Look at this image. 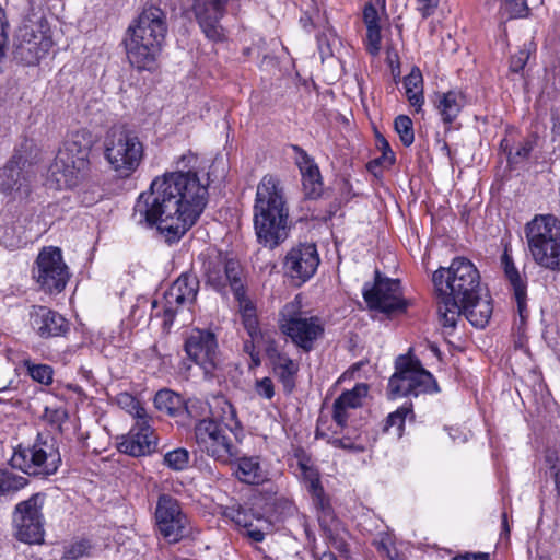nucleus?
Instances as JSON below:
<instances>
[{
	"label": "nucleus",
	"mask_w": 560,
	"mask_h": 560,
	"mask_svg": "<svg viewBox=\"0 0 560 560\" xmlns=\"http://www.w3.org/2000/svg\"><path fill=\"white\" fill-rule=\"evenodd\" d=\"M197 155L187 152L177 161V172L156 177L142 192L133 211L137 223L156 226L166 242H177L198 220L208 200V187L195 171Z\"/></svg>",
	"instance_id": "f257e3e1"
},
{
	"label": "nucleus",
	"mask_w": 560,
	"mask_h": 560,
	"mask_svg": "<svg viewBox=\"0 0 560 560\" xmlns=\"http://www.w3.org/2000/svg\"><path fill=\"white\" fill-rule=\"evenodd\" d=\"M350 408H345L343 406L339 405L338 402H334V412H332V419L336 422V424L343 430L346 428V423L349 417Z\"/></svg>",
	"instance_id": "4d7b16f0"
},
{
	"label": "nucleus",
	"mask_w": 560,
	"mask_h": 560,
	"mask_svg": "<svg viewBox=\"0 0 560 560\" xmlns=\"http://www.w3.org/2000/svg\"><path fill=\"white\" fill-rule=\"evenodd\" d=\"M226 0H195V16L206 37L212 42H221L225 37L220 24Z\"/></svg>",
	"instance_id": "aec40b11"
},
{
	"label": "nucleus",
	"mask_w": 560,
	"mask_h": 560,
	"mask_svg": "<svg viewBox=\"0 0 560 560\" xmlns=\"http://www.w3.org/2000/svg\"><path fill=\"white\" fill-rule=\"evenodd\" d=\"M525 236L534 261L560 270V220L553 214H536L525 225Z\"/></svg>",
	"instance_id": "6e6552de"
},
{
	"label": "nucleus",
	"mask_w": 560,
	"mask_h": 560,
	"mask_svg": "<svg viewBox=\"0 0 560 560\" xmlns=\"http://www.w3.org/2000/svg\"><path fill=\"white\" fill-rule=\"evenodd\" d=\"M155 525L159 534L168 542H177L188 534V518L179 502L170 494L159 497Z\"/></svg>",
	"instance_id": "2eb2a0df"
},
{
	"label": "nucleus",
	"mask_w": 560,
	"mask_h": 560,
	"mask_svg": "<svg viewBox=\"0 0 560 560\" xmlns=\"http://www.w3.org/2000/svg\"><path fill=\"white\" fill-rule=\"evenodd\" d=\"M197 405H200V407H201L203 410H206V409H208V408H209L208 404H203V402H201V401H199V400H194V401H189V405L187 406V410H188V412H190V413H191V412H192V411H191V408H194V407H195V406H197Z\"/></svg>",
	"instance_id": "338daca9"
},
{
	"label": "nucleus",
	"mask_w": 560,
	"mask_h": 560,
	"mask_svg": "<svg viewBox=\"0 0 560 560\" xmlns=\"http://www.w3.org/2000/svg\"><path fill=\"white\" fill-rule=\"evenodd\" d=\"M104 155L112 170L119 177L127 178L139 167L144 148L133 132L114 128L104 140Z\"/></svg>",
	"instance_id": "9d476101"
},
{
	"label": "nucleus",
	"mask_w": 560,
	"mask_h": 560,
	"mask_svg": "<svg viewBox=\"0 0 560 560\" xmlns=\"http://www.w3.org/2000/svg\"><path fill=\"white\" fill-rule=\"evenodd\" d=\"M30 376L44 385H49L52 382V369L47 364H32L27 365Z\"/></svg>",
	"instance_id": "79ce46f5"
},
{
	"label": "nucleus",
	"mask_w": 560,
	"mask_h": 560,
	"mask_svg": "<svg viewBox=\"0 0 560 560\" xmlns=\"http://www.w3.org/2000/svg\"><path fill=\"white\" fill-rule=\"evenodd\" d=\"M21 243L20 235L16 234L15 229L11 226L0 225V244L8 248L19 246Z\"/></svg>",
	"instance_id": "3c124183"
},
{
	"label": "nucleus",
	"mask_w": 560,
	"mask_h": 560,
	"mask_svg": "<svg viewBox=\"0 0 560 560\" xmlns=\"http://www.w3.org/2000/svg\"><path fill=\"white\" fill-rule=\"evenodd\" d=\"M439 4V0H419V11L423 18H428L434 8Z\"/></svg>",
	"instance_id": "e2e57ef3"
},
{
	"label": "nucleus",
	"mask_w": 560,
	"mask_h": 560,
	"mask_svg": "<svg viewBox=\"0 0 560 560\" xmlns=\"http://www.w3.org/2000/svg\"><path fill=\"white\" fill-rule=\"evenodd\" d=\"M92 550V544L89 539L81 538L72 540L63 547V559L78 560L89 556Z\"/></svg>",
	"instance_id": "58836bf2"
},
{
	"label": "nucleus",
	"mask_w": 560,
	"mask_h": 560,
	"mask_svg": "<svg viewBox=\"0 0 560 560\" xmlns=\"http://www.w3.org/2000/svg\"><path fill=\"white\" fill-rule=\"evenodd\" d=\"M255 390L260 397L271 399L275 395V387L271 378L262 377L261 380H257Z\"/></svg>",
	"instance_id": "864d4df0"
},
{
	"label": "nucleus",
	"mask_w": 560,
	"mask_h": 560,
	"mask_svg": "<svg viewBox=\"0 0 560 560\" xmlns=\"http://www.w3.org/2000/svg\"><path fill=\"white\" fill-rule=\"evenodd\" d=\"M294 306L287 305L281 313V330L304 351L313 348L314 341L323 334L324 329L317 317H306L301 313L293 314Z\"/></svg>",
	"instance_id": "dca6fc26"
},
{
	"label": "nucleus",
	"mask_w": 560,
	"mask_h": 560,
	"mask_svg": "<svg viewBox=\"0 0 560 560\" xmlns=\"http://www.w3.org/2000/svg\"><path fill=\"white\" fill-rule=\"evenodd\" d=\"M118 405L125 409L131 416L139 413V410L143 408L139 400L127 393H122L117 397Z\"/></svg>",
	"instance_id": "603ef678"
},
{
	"label": "nucleus",
	"mask_w": 560,
	"mask_h": 560,
	"mask_svg": "<svg viewBox=\"0 0 560 560\" xmlns=\"http://www.w3.org/2000/svg\"><path fill=\"white\" fill-rule=\"evenodd\" d=\"M198 260L206 285L223 296L233 293L240 304L245 301L244 272L237 260L214 248L202 252Z\"/></svg>",
	"instance_id": "423d86ee"
},
{
	"label": "nucleus",
	"mask_w": 560,
	"mask_h": 560,
	"mask_svg": "<svg viewBox=\"0 0 560 560\" xmlns=\"http://www.w3.org/2000/svg\"><path fill=\"white\" fill-rule=\"evenodd\" d=\"M488 553H474V555H465L455 558L454 560H488Z\"/></svg>",
	"instance_id": "0e129e2a"
},
{
	"label": "nucleus",
	"mask_w": 560,
	"mask_h": 560,
	"mask_svg": "<svg viewBox=\"0 0 560 560\" xmlns=\"http://www.w3.org/2000/svg\"><path fill=\"white\" fill-rule=\"evenodd\" d=\"M28 485V480L10 470H0V498L12 497Z\"/></svg>",
	"instance_id": "72a5a7b5"
},
{
	"label": "nucleus",
	"mask_w": 560,
	"mask_h": 560,
	"mask_svg": "<svg viewBox=\"0 0 560 560\" xmlns=\"http://www.w3.org/2000/svg\"><path fill=\"white\" fill-rule=\"evenodd\" d=\"M70 273L58 247L43 248L33 268V278L47 293H60L69 280Z\"/></svg>",
	"instance_id": "f8f14e48"
},
{
	"label": "nucleus",
	"mask_w": 560,
	"mask_h": 560,
	"mask_svg": "<svg viewBox=\"0 0 560 560\" xmlns=\"http://www.w3.org/2000/svg\"><path fill=\"white\" fill-rule=\"evenodd\" d=\"M26 159L22 154H14L0 170V190L3 194L24 191L27 194L28 177L23 172Z\"/></svg>",
	"instance_id": "5701e85b"
},
{
	"label": "nucleus",
	"mask_w": 560,
	"mask_h": 560,
	"mask_svg": "<svg viewBox=\"0 0 560 560\" xmlns=\"http://www.w3.org/2000/svg\"><path fill=\"white\" fill-rule=\"evenodd\" d=\"M255 339L246 340L244 342V352H246L250 357V368L259 366L261 363L259 352L256 350L254 345Z\"/></svg>",
	"instance_id": "13d9d810"
},
{
	"label": "nucleus",
	"mask_w": 560,
	"mask_h": 560,
	"mask_svg": "<svg viewBox=\"0 0 560 560\" xmlns=\"http://www.w3.org/2000/svg\"><path fill=\"white\" fill-rule=\"evenodd\" d=\"M184 349L188 358L209 374L218 365V342L210 330L195 328L187 336Z\"/></svg>",
	"instance_id": "f3484780"
},
{
	"label": "nucleus",
	"mask_w": 560,
	"mask_h": 560,
	"mask_svg": "<svg viewBox=\"0 0 560 560\" xmlns=\"http://www.w3.org/2000/svg\"><path fill=\"white\" fill-rule=\"evenodd\" d=\"M529 59V50L526 48L520 49L516 54H514L510 61V69L513 72H520L524 69L527 61Z\"/></svg>",
	"instance_id": "5fc2aeb1"
},
{
	"label": "nucleus",
	"mask_w": 560,
	"mask_h": 560,
	"mask_svg": "<svg viewBox=\"0 0 560 560\" xmlns=\"http://www.w3.org/2000/svg\"><path fill=\"white\" fill-rule=\"evenodd\" d=\"M363 21L366 26V50L371 55H376L381 49L382 37L378 24V12L372 3L364 5Z\"/></svg>",
	"instance_id": "7c9ffc66"
},
{
	"label": "nucleus",
	"mask_w": 560,
	"mask_h": 560,
	"mask_svg": "<svg viewBox=\"0 0 560 560\" xmlns=\"http://www.w3.org/2000/svg\"><path fill=\"white\" fill-rule=\"evenodd\" d=\"M363 298L371 310L387 315L402 313L407 307V302L402 299L399 280L383 278L380 271H375L373 285L364 284Z\"/></svg>",
	"instance_id": "ddd939ff"
},
{
	"label": "nucleus",
	"mask_w": 560,
	"mask_h": 560,
	"mask_svg": "<svg viewBox=\"0 0 560 560\" xmlns=\"http://www.w3.org/2000/svg\"><path fill=\"white\" fill-rule=\"evenodd\" d=\"M439 392L433 375L424 370L418 360L399 355L395 361V373L388 381V398L413 396Z\"/></svg>",
	"instance_id": "1a4fd4ad"
},
{
	"label": "nucleus",
	"mask_w": 560,
	"mask_h": 560,
	"mask_svg": "<svg viewBox=\"0 0 560 560\" xmlns=\"http://www.w3.org/2000/svg\"><path fill=\"white\" fill-rule=\"evenodd\" d=\"M502 530L508 535L510 533L509 524H508V515L506 513L502 514Z\"/></svg>",
	"instance_id": "774afa93"
},
{
	"label": "nucleus",
	"mask_w": 560,
	"mask_h": 560,
	"mask_svg": "<svg viewBox=\"0 0 560 560\" xmlns=\"http://www.w3.org/2000/svg\"><path fill=\"white\" fill-rule=\"evenodd\" d=\"M458 308L459 316L464 314L469 323L477 328H483L492 314L491 303L488 300H482L480 293L472 301L458 305Z\"/></svg>",
	"instance_id": "c85d7f7f"
},
{
	"label": "nucleus",
	"mask_w": 560,
	"mask_h": 560,
	"mask_svg": "<svg viewBox=\"0 0 560 560\" xmlns=\"http://www.w3.org/2000/svg\"><path fill=\"white\" fill-rule=\"evenodd\" d=\"M46 418L50 423L60 425L67 419V412L65 409H54L50 410L46 408L45 410Z\"/></svg>",
	"instance_id": "052dcab7"
},
{
	"label": "nucleus",
	"mask_w": 560,
	"mask_h": 560,
	"mask_svg": "<svg viewBox=\"0 0 560 560\" xmlns=\"http://www.w3.org/2000/svg\"><path fill=\"white\" fill-rule=\"evenodd\" d=\"M247 535L254 540V541H262L265 538L264 532L259 529H252L250 527H247Z\"/></svg>",
	"instance_id": "69168bd1"
},
{
	"label": "nucleus",
	"mask_w": 560,
	"mask_h": 560,
	"mask_svg": "<svg viewBox=\"0 0 560 560\" xmlns=\"http://www.w3.org/2000/svg\"><path fill=\"white\" fill-rule=\"evenodd\" d=\"M501 265L503 267L506 279L510 281L514 290L518 310L521 316H523V310L525 307L526 284L522 279L517 268L515 267L511 255L508 253V249H505L501 256Z\"/></svg>",
	"instance_id": "c756f323"
},
{
	"label": "nucleus",
	"mask_w": 560,
	"mask_h": 560,
	"mask_svg": "<svg viewBox=\"0 0 560 560\" xmlns=\"http://www.w3.org/2000/svg\"><path fill=\"white\" fill-rule=\"evenodd\" d=\"M52 47V39L40 30L25 26L20 31L15 58L25 65H36Z\"/></svg>",
	"instance_id": "6ab92c4d"
},
{
	"label": "nucleus",
	"mask_w": 560,
	"mask_h": 560,
	"mask_svg": "<svg viewBox=\"0 0 560 560\" xmlns=\"http://www.w3.org/2000/svg\"><path fill=\"white\" fill-rule=\"evenodd\" d=\"M368 389L365 384H358L351 390L342 393L335 401L345 408H358L361 406L362 398L366 396Z\"/></svg>",
	"instance_id": "4c0bfd02"
},
{
	"label": "nucleus",
	"mask_w": 560,
	"mask_h": 560,
	"mask_svg": "<svg viewBox=\"0 0 560 560\" xmlns=\"http://www.w3.org/2000/svg\"><path fill=\"white\" fill-rule=\"evenodd\" d=\"M503 10L510 18H524L528 14L527 0H504Z\"/></svg>",
	"instance_id": "49530a36"
},
{
	"label": "nucleus",
	"mask_w": 560,
	"mask_h": 560,
	"mask_svg": "<svg viewBox=\"0 0 560 560\" xmlns=\"http://www.w3.org/2000/svg\"><path fill=\"white\" fill-rule=\"evenodd\" d=\"M158 440L155 435H147L140 431L130 430L129 434L119 443V451L135 456H145L155 451Z\"/></svg>",
	"instance_id": "cd10ccee"
},
{
	"label": "nucleus",
	"mask_w": 560,
	"mask_h": 560,
	"mask_svg": "<svg viewBox=\"0 0 560 560\" xmlns=\"http://www.w3.org/2000/svg\"><path fill=\"white\" fill-rule=\"evenodd\" d=\"M299 468L305 487L312 497L313 504L317 510L325 511L329 503L320 483L318 471L313 466L308 465L305 460L299 462Z\"/></svg>",
	"instance_id": "a878e982"
},
{
	"label": "nucleus",
	"mask_w": 560,
	"mask_h": 560,
	"mask_svg": "<svg viewBox=\"0 0 560 560\" xmlns=\"http://www.w3.org/2000/svg\"><path fill=\"white\" fill-rule=\"evenodd\" d=\"M69 160L65 161V167H55V162L49 167L50 176L57 183L58 188H73L84 177L88 170H77V151L69 154Z\"/></svg>",
	"instance_id": "bb28decb"
},
{
	"label": "nucleus",
	"mask_w": 560,
	"mask_h": 560,
	"mask_svg": "<svg viewBox=\"0 0 560 560\" xmlns=\"http://www.w3.org/2000/svg\"><path fill=\"white\" fill-rule=\"evenodd\" d=\"M551 121H552V141H560V109L552 108L551 110Z\"/></svg>",
	"instance_id": "680f3d73"
},
{
	"label": "nucleus",
	"mask_w": 560,
	"mask_h": 560,
	"mask_svg": "<svg viewBox=\"0 0 560 560\" xmlns=\"http://www.w3.org/2000/svg\"><path fill=\"white\" fill-rule=\"evenodd\" d=\"M404 86L410 105L416 108V112H419L424 104L423 78L419 69H412L411 72L405 77Z\"/></svg>",
	"instance_id": "473e14b6"
},
{
	"label": "nucleus",
	"mask_w": 560,
	"mask_h": 560,
	"mask_svg": "<svg viewBox=\"0 0 560 560\" xmlns=\"http://www.w3.org/2000/svg\"><path fill=\"white\" fill-rule=\"evenodd\" d=\"M32 328L40 338L63 335L68 330L67 320L46 306H33L30 313Z\"/></svg>",
	"instance_id": "412c9836"
},
{
	"label": "nucleus",
	"mask_w": 560,
	"mask_h": 560,
	"mask_svg": "<svg viewBox=\"0 0 560 560\" xmlns=\"http://www.w3.org/2000/svg\"><path fill=\"white\" fill-rule=\"evenodd\" d=\"M303 177V185L305 188L312 186V191L316 192L317 187L320 186V173L318 166L313 162L307 166L300 170Z\"/></svg>",
	"instance_id": "37998d69"
},
{
	"label": "nucleus",
	"mask_w": 560,
	"mask_h": 560,
	"mask_svg": "<svg viewBox=\"0 0 560 560\" xmlns=\"http://www.w3.org/2000/svg\"><path fill=\"white\" fill-rule=\"evenodd\" d=\"M268 357L271 361L273 373L279 382H281L284 392L291 393L295 387L299 364L285 353L273 349H268Z\"/></svg>",
	"instance_id": "393cba45"
},
{
	"label": "nucleus",
	"mask_w": 560,
	"mask_h": 560,
	"mask_svg": "<svg viewBox=\"0 0 560 560\" xmlns=\"http://www.w3.org/2000/svg\"><path fill=\"white\" fill-rule=\"evenodd\" d=\"M292 150L295 152L294 159L300 170L314 162L313 159L299 145H292Z\"/></svg>",
	"instance_id": "bf43d9fd"
},
{
	"label": "nucleus",
	"mask_w": 560,
	"mask_h": 560,
	"mask_svg": "<svg viewBox=\"0 0 560 560\" xmlns=\"http://www.w3.org/2000/svg\"><path fill=\"white\" fill-rule=\"evenodd\" d=\"M44 494L35 493L15 505L13 526L18 540L30 545L44 542Z\"/></svg>",
	"instance_id": "9b49d317"
},
{
	"label": "nucleus",
	"mask_w": 560,
	"mask_h": 560,
	"mask_svg": "<svg viewBox=\"0 0 560 560\" xmlns=\"http://www.w3.org/2000/svg\"><path fill=\"white\" fill-rule=\"evenodd\" d=\"M132 417L136 419V423L131 430L140 431V433L147 435H155L151 427L152 418L149 416L144 407L139 410V413L132 415Z\"/></svg>",
	"instance_id": "de8ad7c7"
},
{
	"label": "nucleus",
	"mask_w": 560,
	"mask_h": 560,
	"mask_svg": "<svg viewBox=\"0 0 560 560\" xmlns=\"http://www.w3.org/2000/svg\"><path fill=\"white\" fill-rule=\"evenodd\" d=\"M319 261L316 245L304 243L287 253L283 267L290 278L304 283L315 275Z\"/></svg>",
	"instance_id": "a211bd4d"
},
{
	"label": "nucleus",
	"mask_w": 560,
	"mask_h": 560,
	"mask_svg": "<svg viewBox=\"0 0 560 560\" xmlns=\"http://www.w3.org/2000/svg\"><path fill=\"white\" fill-rule=\"evenodd\" d=\"M199 279L191 272H183L163 295V327L170 329L179 308L191 305L199 291Z\"/></svg>",
	"instance_id": "4468645a"
},
{
	"label": "nucleus",
	"mask_w": 560,
	"mask_h": 560,
	"mask_svg": "<svg viewBox=\"0 0 560 560\" xmlns=\"http://www.w3.org/2000/svg\"><path fill=\"white\" fill-rule=\"evenodd\" d=\"M254 228L259 244L275 248L289 236V206L281 180L265 175L257 185Z\"/></svg>",
	"instance_id": "7ed1b4c3"
},
{
	"label": "nucleus",
	"mask_w": 560,
	"mask_h": 560,
	"mask_svg": "<svg viewBox=\"0 0 560 560\" xmlns=\"http://www.w3.org/2000/svg\"><path fill=\"white\" fill-rule=\"evenodd\" d=\"M10 463L13 468L28 476H52L61 465L58 441L48 432L38 433L32 444H20L14 448Z\"/></svg>",
	"instance_id": "0eeeda50"
},
{
	"label": "nucleus",
	"mask_w": 560,
	"mask_h": 560,
	"mask_svg": "<svg viewBox=\"0 0 560 560\" xmlns=\"http://www.w3.org/2000/svg\"><path fill=\"white\" fill-rule=\"evenodd\" d=\"M377 145L382 150V155L380 158L374 159L370 162V166L373 165H392L395 162V155L393 151L390 150L389 143L387 140L378 136L377 137Z\"/></svg>",
	"instance_id": "a18cd8bd"
},
{
	"label": "nucleus",
	"mask_w": 560,
	"mask_h": 560,
	"mask_svg": "<svg viewBox=\"0 0 560 560\" xmlns=\"http://www.w3.org/2000/svg\"><path fill=\"white\" fill-rule=\"evenodd\" d=\"M244 306V315H243V324L245 329L247 330L248 335L252 339H255L259 335V327L257 318L254 314V307L248 304V302L245 300L241 305Z\"/></svg>",
	"instance_id": "c03bdc74"
},
{
	"label": "nucleus",
	"mask_w": 560,
	"mask_h": 560,
	"mask_svg": "<svg viewBox=\"0 0 560 560\" xmlns=\"http://www.w3.org/2000/svg\"><path fill=\"white\" fill-rule=\"evenodd\" d=\"M236 475L238 479L246 483H259L261 476V468L256 458L243 457L238 462Z\"/></svg>",
	"instance_id": "c9c22d12"
},
{
	"label": "nucleus",
	"mask_w": 560,
	"mask_h": 560,
	"mask_svg": "<svg viewBox=\"0 0 560 560\" xmlns=\"http://www.w3.org/2000/svg\"><path fill=\"white\" fill-rule=\"evenodd\" d=\"M373 545L375 546L378 552L383 553L390 560H396L398 555L397 551L394 549L392 538L388 535H381L380 538L373 541Z\"/></svg>",
	"instance_id": "09e8293b"
},
{
	"label": "nucleus",
	"mask_w": 560,
	"mask_h": 560,
	"mask_svg": "<svg viewBox=\"0 0 560 560\" xmlns=\"http://www.w3.org/2000/svg\"><path fill=\"white\" fill-rule=\"evenodd\" d=\"M410 406H402L398 408L396 411L390 412L386 419L384 430L389 431L392 428H395L396 434L398 436H401L404 428H405V421L409 413H411Z\"/></svg>",
	"instance_id": "a19ab883"
},
{
	"label": "nucleus",
	"mask_w": 560,
	"mask_h": 560,
	"mask_svg": "<svg viewBox=\"0 0 560 560\" xmlns=\"http://www.w3.org/2000/svg\"><path fill=\"white\" fill-rule=\"evenodd\" d=\"M215 404L223 415L218 417L212 413L211 417L198 420L194 428L195 442L200 452L229 464L238 456V448L231 435L236 436V430L241 427L236 411L229 401L221 398L215 399Z\"/></svg>",
	"instance_id": "39448f33"
},
{
	"label": "nucleus",
	"mask_w": 560,
	"mask_h": 560,
	"mask_svg": "<svg viewBox=\"0 0 560 560\" xmlns=\"http://www.w3.org/2000/svg\"><path fill=\"white\" fill-rule=\"evenodd\" d=\"M92 149V140L85 130L75 131L63 142L55 158V167H65L63 163L69 160V154L77 151V170H88L89 155Z\"/></svg>",
	"instance_id": "4be33fe9"
},
{
	"label": "nucleus",
	"mask_w": 560,
	"mask_h": 560,
	"mask_svg": "<svg viewBox=\"0 0 560 560\" xmlns=\"http://www.w3.org/2000/svg\"><path fill=\"white\" fill-rule=\"evenodd\" d=\"M433 103L441 120L450 129L464 108L466 100L460 91L451 90L435 93Z\"/></svg>",
	"instance_id": "b1692460"
},
{
	"label": "nucleus",
	"mask_w": 560,
	"mask_h": 560,
	"mask_svg": "<svg viewBox=\"0 0 560 560\" xmlns=\"http://www.w3.org/2000/svg\"><path fill=\"white\" fill-rule=\"evenodd\" d=\"M190 454L184 447H177L164 454L163 464L175 471L185 470L189 465Z\"/></svg>",
	"instance_id": "e433bc0d"
},
{
	"label": "nucleus",
	"mask_w": 560,
	"mask_h": 560,
	"mask_svg": "<svg viewBox=\"0 0 560 560\" xmlns=\"http://www.w3.org/2000/svg\"><path fill=\"white\" fill-rule=\"evenodd\" d=\"M154 406L160 411L174 417L182 407V398L170 389H161L155 394Z\"/></svg>",
	"instance_id": "f704fd0d"
},
{
	"label": "nucleus",
	"mask_w": 560,
	"mask_h": 560,
	"mask_svg": "<svg viewBox=\"0 0 560 560\" xmlns=\"http://www.w3.org/2000/svg\"><path fill=\"white\" fill-rule=\"evenodd\" d=\"M229 515L231 516L232 521L238 526H242L244 528L252 526L248 513L242 508L232 509Z\"/></svg>",
	"instance_id": "6e6d98bb"
},
{
	"label": "nucleus",
	"mask_w": 560,
	"mask_h": 560,
	"mask_svg": "<svg viewBox=\"0 0 560 560\" xmlns=\"http://www.w3.org/2000/svg\"><path fill=\"white\" fill-rule=\"evenodd\" d=\"M334 433L336 435L341 434V436H332L329 440V443L334 447L342 448L353 453H361L365 451L364 440L358 429H349L346 427L343 430H336Z\"/></svg>",
	"instance_id": "2f4dec72"
},
{
	"label": "nucleus",
	"mask_w": 560,
	"mask_h": 560,
	"mask_svg": "<svg viewBox=\"0 0 560 560\" xmlns=\"http://www.w3.org/2000/svg\"><path fill=\"white\" fill-rule=\"evenodd\" d=\"M533 149H534V144L532 141H529V140L524 141L515 149V151L509 152V158H508L509 163L517 164L521 161L527 159L529 156L530 152L533 151Z\"/></svg>",
	"instance_id": "8fccbe9b"
},
{
	"label": "nucleus",
	"mask_w": 560,
	"mask_h": 560,
	"mask_svg": "<svg viewBox=\"0 0 560 560\" xmlns=\"http://www.w3.org/2000/svg\"><path fill=\"white\" fill-rule=\"evenodd\" d=\"M394 127L399 135V139L405 147H409L415 141L412 120L406 115H399L395 118Z\"/></svg>",
	"instance_id": "ea45409f"
},
{
	"label": "nucleus",
	"mask_w": 560,
	"mask_h": 560,
	"mask_svg": "<svg viewBox=\"0 0 560 560\" xmlns=\"http://www.w3.org/2000/svg\"><path fill=\"white\" fill-rule=\"evenodd\" d=\"M165 13L150 5L127 30L125 46L130 63L139 70L153 68L166 35Z\"/></svg>",
	"instance_id": "20e7f679"
},
{
	"label": "nucleus",
	"mask_w": 560,
	"mask_h": 560,
	"mask_svg": "<svg viewBox=\"0 0 560 560\" xmlns=\"http://www.w3.org/2000/svg\"><path fill=\"white\" fill-rule=\"evenodd\" d=\"M432 281L438 292L439 322L444 328L454 329L459 318L458 305L472 301L480 293L479 271L470 260L456 257L448 268L435 270Z\"/></svg>",
	"instance_id": "f03ea898"
}]
</instances>
